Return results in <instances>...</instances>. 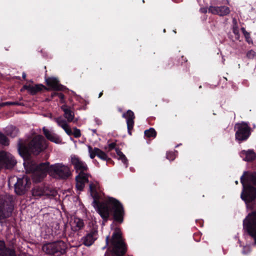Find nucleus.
<instances>
[{
  "label": "nucleus",
  "mask_w": 256,
  "mask_h": 256,
  "mask_svg": "<svg viewBox=\"0 0 256 256\" xmlns=\"http://www.w3.org/2000/svg\"><path fill=\"white\" fill-rule=\"evenodd\" d=\"M30 184V180L26 176L18 178L14 184L16 192L19 195L22 194L28 190Z\"/></svg>",
  "instance_id": "12"
},
{
  "label": "nucleus",
  "mask_w": 256,
  "mask_h": 256,
  "mask_svg": "<svg viewBox=\"0 0 256 256\" xmlns=\"http://www.w3.org/2000/svg\"><path fill=\"white\" fill-rule=\"evenodd\" d=\"M116 152L118 156V159L122 160V162L125 164L126 166H128V160L126 156L123 154V153L120 150L118 149H116Z\"/></svg>",
  "instance_id": "27"
},
{
  "label": "nucleus",
  "mask_w": 256,
  "mask_h": 256,
  "mask_svg": "<svg viewBox=\"0 0 256 256\" xmlns=\"http://www.w3.org/2000/svg\"><path fill=\"white\" fill-rule=\"evenodd\" d=\"M120 230L116 229L112 236L111 244L112 246V252L116 256H121L126 252V248Z\"/></svg>",
  "instance_id": "5"
},
{
  "label": "nucleus",
  "mask_w": 256,
  "mask_h": 256,
  "mask_svg": "<svg viewBox=\"0 0 256 256\" xmlns=\"http://www.w3.org/2000/svg\"><path fill=\"white\" fill-rule=\"evenodd\" d=\"M70 160L76 172H79V174L76 177V190L82 191L84 189L86 183L88 182V174L86 172L88 170V166L77 156L72 155Z\"/></svg>",
  "instance_id": "4"
},
{
  "label": "nucleus",
  "mask_w": 256,
  "mask_h": 256,
  "mask_svg": "<svg viewBox=\"0 0 256 256\" xmlns=\"http://www.w3.org/2000/svg\"><path fill=\"white\" fill-rule=\"evenodd\" d=\"M46 84L54 90H61L63 86L59 84L58 80L54 78H49L46 80Z\"/></svg>",
  "instance_id": "20"
},
{
  "label": "nucleus",
  "mask_w": 256,
  "mask_h": 256,
  "mask_svg": "<svg viewBox=\"0 0 256 256\" xmlns=\"http://www.w3.org/2000/svg\"><path fill=\"white\" fill-rule=\"evenodd\" d=\"M2 107V106H1V103H0V108Z\"/></svg>",
  "instance_id": "43"
},
{
  "label": "nucleus",
  "mask_w": 256,
  "mask_h": 256,
  "mask_svg": "<svg viewBox=\"0 0 256 256\" xmlns=\"http://www.w3.org/2000/svg\"><path fill=\"white\" fill-rule=\"evenodd\" d=\"M102 92H100V94H99L98 98H100L102 96Z\"/></svg>",
  "instance_id": "39"
},
{
  "label": "nucleus",
  "mask_w": 256,
  "mask_h": 256,
  "mask_svg": "<svg viewBox=\"0 0 256 256\" xmlns=\"http://www.w3.org/2000/svg\"><path fill=\"white\" fill-rule=\"evenodd\" d=\"M169 155H171V154H168L167 155V158H169V157H168V156H169Z\"/></svg>",
  "instance_id": "40"
},
{
  "label": "nucleus",
  "mask_w": 256,
  "mask_h": 256,
  "mask_svg": "<svg viewBox=\"0 0 256 256\" xmlns=\"http://www.w3.org/2000/svg\"><path fill=\"white\" fill-rule=\"evenodd\" d=\"M57 95L60 98L61 100H64V95L62 94V93H58Z\"/></svg>",
  "instance_id": "35"
},
{
  "label": "nucleus",
  "mask_w": 256,
  "mask_h": 256,
  "mask_svg": "<svg viewBox=\"0 0 256 256\" xmlns=\"http://www.w3.org/2000/svg\"><path fill=\"white\" fill-rule=\"evenodd\" d=\"M243 176L241 178V182L243 186V190L241 194V198L246 202H250L256 198V188L250 186H246Z\"/></svg>",
  "instance_id": "8"
},
{
  "label": "nucleus",
  "mask_w": 256,
  "mask_h": 256,
  "mask_svg": "<svg viewBox=\"0 0 256 256\" xmlns=\"http://www.w3.org/2000/svg\"><path fill=\"white\" fill-rule=\"evenodd\" d=\"M22 77L24 79H26V74L25 72H23L22 74Z\"/></svg>",
  "instance_id": "37"
},
{
  "label": "nucleus",
  "mask_w": 256,
  "mask_h": 256,
  "mask_svg": "<svg viewBox=\"0 0 256 256\" xmlns=\"http://www.w3.org/2000/svg\"><path fill=\"white\" fill-rule=\"evenodd\" d=\"M0 256H16L14 250L4 249L0 250Z\"/></svg>",
  "instance_id": "26"
},
{
  "label": "nucleus",
  "mask_w": 256,
  "mask_h": 256,
  "mask_svg": "<svg viewBox=\"0 0 256 256\" xmlns=\"http://www.w3.org/2000/svg\"><path fill=\"white\" fill-rule=\"evenodd\" d=\"M13 206L10 202H4L0 204V220L10 216Z\"/></svg>",
  "instance_id": "14"
},
{
  "label": "nucleus",
  "mask_w": 256,
  "mask_h": 256,
  "mask_svg": "<svg viewBox=\"0 0 256 256\" xmlns=\"http://www.w3.org/2000/svg\"><path fill=\"white\" fill-rule=\"evenodd\" d=\"M98 238V231L92 230L83 237V244L86 246H91Z\"/></svg>",
  "instance_id": "19"
},
{
  "label": "nucleus",
  "mask_w": 256,
  "mask_h": 256,
  "mask_svg": "<svg viewBox=\"0 0 256 256\" xmlns=\"http://www.w3.org/2000/svg\"><path fill=\"white\" fill-rule=\"evenodd\" d=\"M43 86H44L42 84H36L34 86L25 85L23 86L22 90H26L30 94H35L38 92L40 91Z\"/></svg>",
  "instance_id": "24"
},
{
  "label": "nucleus",
  "mask_w": 256,
  "mask_h": 256,
  "mask_svg": "<svg viewBox=\"0 0 256 256\" xmlns=\"http://www.w3.org/2000/svg\"><path fill=\"white\" fill-rule=\"evenodd\" d=\"M43 132L46 137L51 142L56 144H59L61 142L60 139L56 134L53 133L46 128H43Z\"/></svg>",
  "instance_id": "21"
},
{
  "label": "nucleus",
  "mask_w": 256,
  "mask_h": 256,
  "mask_svg": "<svg viewBox=\"0 0 256 256\" xmlns=\"http://www.w3.org/2000/svg\"><path fill=\"white\" fill-rule=\"evenodd\" d=\"M16 164V160L10 153L3 150L0 152V166H2L7 169H10Z\"/></svg>",
  "instance_id": "9"
},
{
  "label": "nucleus",
  "mask_w": 256,
  "mask_h": 256,
  "mask_svg": "<svg viewBox=\"0 0 256 256\" xmlns=\"http://www.w3.org/2000/svg\"><path fill=\"white\" fill-rule=\"evenodd\" d=\"M244 227L254 238L256 244V212L250 214L244 220Z\"/></svg>",
  "instance_id": "7"
},
{
  "label": "nucleus",
  "mask_w": 256,
  "mask_h": 256,
  "mask_svg": "<svg viewBox=\"0 0 256 256\" xmlns=\"http://www.w3.org/2000/svg\"><path fill=\"white\" fill-rule=\"evenodd\" d=\"M70 226L72 231L78 232L84 228V223L83 220L74 217L70 221Z\"/></svg>",
  "instance_id": "18"
},
{
  "label": "nucleus",
  "mask_w": 256,
  "mask_h": 256,
  "mask_svg": "<svg viewBox=\"0 0 256 256\" xmlns=\"http://www.w3.org/2000/svg\"><path fill=\"white\" fill-rule=\"evenodd\" d=\"M48 162L42 163L38 165L35 163L29 164L27 170L32 173V178L36 182H40L48 172L56 178H66L70 175L69 168L62 164H56L48 166Z\"/></svg>",
  "instance_id": "1"
},
{
  "label": "nucleus",
  "mask_w": 256,
  "mask_h": 256,
  "mask_svg": "<svg viewBox=\"0 0 256 256\" xmlns=\"http://www.w3.org/2000/svg\"><path fill=\"white\" fill-rule=\"evenodd\" d=\"M208 12L214 14L224 16L230 14V10L229 8L226 6H210L208 8Z\"/></svg>",
  "instance_id": "15"
},
{
  "label": "nucleus",
  "mask_w": 256,
  "mask_h": 256,
  "mask_svg": "<svg viewBox=\"0 0 256 256\" xmlns=\"http://www.w3.org/2000/svg\"><path fill=\"white\" fill-rule=\"evenodd\" d=\"M246 56L249 58H253L256 56V52L253 50H250L247 52Z\"/></svg>",
  "instance_id": "31"
},
{
  "label": "nucleus",
  "mask_w": 256,
  "mask_h": 256,
  "mask_svg": "<svg viewBox=\"0 0 256 256\" xmlns=\"http://www.w3.org/2000/svg\"><path fill=\"white\" fill-rule=\"evenodd\" d=\"M18 132V130L15 127L10 126L6 128V134L12 138L16 136Z\"/></svg>",
  "instance_id": "25"
},
{
  "label": "nucleus",
  "mask_w": 256,
  "mask_h": 256,
  "mask_svg": "<svg viewBox=\"0 0 256 256\" xmlns=\"http://www.w3.org/2000/svg\"><path fill=\"white\" fill-rule=\"evenodd\" d=\"M122 116L126 120V124L128 134L130 135L131 130L133 128L134 126V113L130 110H128L126 113L122 114Z\"/></svg>",
  "instance_id": "17"
},
{
  "label": "nucleus",
  "mask_w": 256,
  "mask_h": 256,
  "mask_svg": "<svg viewBox=\"0 0 256 256\" xmlns=\"http://www.w3.org/2000/svg\"><path fill=\"white\" fill-rule=\"evenodd\" d=\"M144 134L148 138H155L156 136V132L153 128H150L144 131Z\"/></svg>",
  "instance_id": "28"
},
{
  "label": "nucleus",
  "mask_w": 256,
  "mask_h": 256,
  "mask_svg": "<svg viewBox=\"0 0 256 256\" xmlns=\"http://www.w3.org/2000/svg\"><path fill=\"white\" fill-rule=\"evenodd\" d=\"M55 94H56V93H54V94L52 96H54Z\"/></svg>",
  "instance_id": "45"
},
{
  "label": "nucleus",
  "mask_w": 256,
  "mask_h": 256,
  "mask_svg": "<svg viewBox=\"0 0 256 256\" xmlns=\"http://www.w3.org/2000/svg\"><path fill=\"white\" fill-rule=\"evenodd\" d=\"M90 189L92 196L94 200L92 202L94 207L104 221L107 220L110 216L109 206H111L114 210V216L116 220L122 222L124 215V210L121 204L114 198H110L108 202L98 203L97 200L98 196L95 192V189L92 184L90 185Z\"/></svg>",
  "instance_id": "2"
},
{
  "label": "nucleus",
  "mask_w": 256,
  "mask_h": 256,
  "mask_svg": "<svg viewBox=\"0 0 256 256\" xmlns=\"http://www.w3.org/2000/svg\"><path fill=\"white\" fill-rule=\"evenodd\" d=\"M10 105H20V104L18 102H5L1 103V106H10Z\"/></svg>",
  "instance_id": "33"
},
{
  "label": "nucleus",
  "mask_w": 256,
  "mask_h": 256,
  "mask_svg": "<svg viewBox=\"0 0 256 256\" xmlns=\"http://www.w3.org/2000/svg\"><path fill=\"white\" fill-rule=\"evenodd\" d=\"M46 148V141L40 135L34 136L28 146L24 145L21 140H20L18 144V152L24 158H28L31 154L37 155Z\"/></svg>",
  "instance_id": "3"
},
{
  "label": "nucleus",
  "mask_w": 256,
  "mask_h": 256,
  "mask_svg": "<svg viewBox=\"0 0 256 256\" xmlns=\"http://www.w3.org/2000/svg\"><path fill=\"white\" fill-rule=\"evenodd\" d=\"M241 30L243 34H244L247 42L249 44L252 43V40L250 39V34L244 28H241Z\"/></svg>",
  "instance_id": "30"
},
{
  "label": "nucleus",
  "mask_w": 256,
  "mask_h": 256,
  "mask_svg": "<svg viewBox=\"0 0 256 256\" xmlns=\"http://www.w3.org/2000/svg\"><path fill=\"white\" fill-rule=\"evenodd\" d=\"M54 120L57 123L58 125L61 127L65 132L68 135L70 136L73 134L76 138H78L81 136L80 130L74 128V132H72L70 128L66 121L61 116L55 118Z\"/></svg>",
  "instance_id": "10"
},
{
  "label": "nucleus",
  "mask_w": 256,
  "mask_h": 256,
  "mask_svg": "<svg viewBox=\"0 0 256 256\" xmlns=\"http://www.w3.org/2000/svg\"><path fill=\"white\" fill-rule=\"evenodd\" d=\"M88 150L90 154V156L91 158H94L96 156H97L100 158L104 160H109V158H108L107 155L102 152L100 149L94 148H92L90 146H88Z\"/></svg>",
  "instance_id": "16"
},
{
  "label": "nucleus",
  "mask_w": 256,
  "mask_h": 256,
  "mask_svg": "<svg viewBox=\"0 0 256 256\" xmlns=\"http://www.w3.org/2000/svg\"><path fill=\"white\" fill-rule=\"evenodd\" d=\"M236 30H234V33L236 34Z\"/></svg>",
  "instance_id": "42"
},
{
  "label": "nucleus",
  "mask_w": 256,
  "mask_h": 256,
  "mask_svg": "<svg viewBox=\"0 0 256 256\" xmlns=\"http://www.w3.org/2000/svg\"><path fill=\"white\" fill-rule=\"evenodd\" d=\"M62 110L64 111V116L66 120H65L68 123L73 120L74 118V114L73 111L68 108L66 105H64L61 107Z\"/></svg>",
  "instance_id": "22"
},
{
  "label": "nucleus",
  "mask_w": 256,
  "mask_h": 256,
  "mask_svg": "<svg viewBox=\"0 0 256 256\" xmlns=\"http://www.w3.org/2000/svg\"><path fill=\"white\" fill-rule=\"evenodd\" d=\"M115 144L114 143H112V144H110L109 145H108V146H109V148L110 149L112 150V149H113L115 147Z\"/></svg>",
  "instance_id": "36"
},
{
  "label": "nucleus",
  "mask_w": 256,
  "mask_h": 256,
  "mask_svg": "<svg viewBox=\"0 0 256 256\" xmlns=\"http://www.w3.org/2000/svg\"><path fill=\"white\" fill-rule=\"evenodd\" d=\"M236 184H238V181H236Z\"/></svg>",
  "instance_id": "44"
},
{
  "label": "nucleus",
  "mask_w": 256,
  "mask_h": 256,
  "mask_svg": "<svg viewBox=\"0 0 256 256\" xmlns=\"http://www.w3.org/2000/svg\"><path fill=\"white\" fill-rule=\"evenodd\" d=\"M56 192L47 187L36 186L32 190V194L36 198H38L42 196H53L56 195Z\"/></svg>",
  "instance_id": "13"
},
{
  "label": "nucleus",
  "mask_w": 256,
  "mask_h": 256,
  "mask_svg": "<svg viewBox=\"0 0 256 256\" xmlns=\"http://www.w3.org/2000/svg\"><path fill=\"white\" fill-rule=\"evenodd\" d=\"M42 249L46 254L60 256L65 252L66 245L64 242L60 241L44 244Z\"/></svg>",
  "instance_id": "6"
},
{
  "label": "nucleus",
  "mask_w": 256,
  "mask_h": 256,
  "mask_svg": "<svg viewBox=\"0 0 256 256\" xmlns=\"http://www.w3.org/2000/svg\"><path fill=\"white\" fill-rule=\"evenodd\" d=\"M108 240H109V236H107L106 238V244H108Z\"/></svg>",
  "instance_id": "38"
},
{
  "label": "nucleus",
  "mask_w": 256,
  "mask_h": 256,
  "mask_svg": "<svg viewBox=\"0 0 256 256\" xmlns=\"http://www.w3.org/2000/svg\"><path fill=\"white\" fill-rule=\"evenodd\" d=\"M200 11L202 13L206 14V13L208 12V9L206 8H200Z\"/></svg>",
  "instance_id": "34"
},
{
  "label": "nucleus",
  "mask_w": 256,
  "mask_h": 256,
  "mask_svg": "<svg viewBox=\"0 0 256 256\" xmlns=\"http://www.w3.org/2000/svg\"><path fill=\"white\" fill-rule=\"evenodd\" d=\"M240 156L245 161H251L256 156V153L252 150H242L240 153Z\"/></svg>",
  "instance_id": "23"
},
{
  "label": "nucleus",
  "mask_w": 256,
  "mask_h": 256,
  "mask_svg": "<svg viewBox=\"0 0 256 256\" xmlns=\"http://www.w3.org/2000/svg\"><path fill=\"white\" fill-rule=\"evenodd\" d=\"M236 30H234V33L236 34Z\"/></svg>",
  "instance_id": "41"
},
{
  "label": "nucleus",
  "mask_w": 256,
  "mask_h": 256,
  "mask_svg": "<svg viewBox=\"0 0 256 256\" xmlns=\"http://www.w3.org/2000/svg\"><path fill=\"white\" fill-rule=\"evenodd\" d=\"M235 128L237 129L236 133V138L237 140L242 141L248 138L250 134V130L246 124H237Z\"/></svg>",
  "instance_id": "11"
},
{
  "label": "nucleus",
  "mask_w": 256,
  "mask_h": 256,
  "mask_svg": "<svg viewBox=\"0 0 256 256\" xmlns=\"http://www.w3.org/2000/svg\"><path fill=\"white\" fill-rule=\"evenodd\" d=\"M0 144L2 145L8 146L9 144V142L5 135L0 132Z\"/></svg>",
  "instance_id": "29"
},
{
  "label": "nucleus",
  "mask_w": 256,
  "mask_h": 256,
  "mask_svg": "<svg viewBox=\"0 0 256 256\" xmlns=\"http://www.w3.org/2000/svg\"><path fill=\"white\" fill-rule=\"evenodd\" d=\"M248 179L251 183L256 186V172L250 175Z\"/></svg>",
  "instance_id": "32"
}]
</instances>
